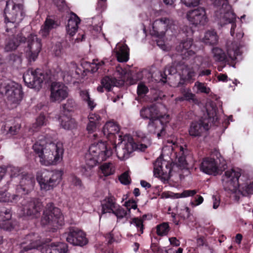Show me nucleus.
Returning <instances> with one entry per match:
<instances>
[{
	"label": "nucleus",
	"mask_w": 253,
	"mask_h": 253,
	"mask_svg": "<svg viewBox=\"0 0 253 253\" xmlns=\"http://www.w3.org/2000/svg\"><path fill=\"white\" fill-rule=\"evenodd\" d=\"M86 164L87 166L83 168V175L87 177H90L93 174L91 168L96 165V159H86Z\"/></svg>",
	"instance_id": "nucleus-41"
},
{
	"label": "nucleus",
	"mask_w": 253,
	"mask_h": 253,
	"mask_svg": "<svg viewBox=\"0 0 253 253\" xmlns=\"http://www.w3.org/2000/svg\"><path fill=\"white\" fill-rule=\"evenodd\" d=\"M159 111L155 105H151L149 107L143 108L140 112L141 117L149 121L158 118L161 115H159Z\"/></svg>",
	"instance_id": "nucleus-27"
},
{
	"label": "nucleus",
	"mask_w": 253,
	"mask_h": 253,
	"mask_svg": "<svg viewBox=\"0 0 253 253\" xmlns=\"http://www.w3.org/2000/svg\"><path fill=\"white\" fill-rule=\"evenodd\" d=\"M244 196H248L253 194V182L248 183L246 182L244 183H239V186L237 190Z\"/></svg>",
	"instance_id": "nucleus-36"
},
{
	"label": "nucleus",
	"mask_w": 253,
	"mask_h": 253,
	"mask_svg": "<svg viewBox=\"0 0 253 253\" xmlns=\"http://www.w3.org/2000/svg\"><path fill=\"white\" fill-rule=\"evenodd\" d=\"M22 5L15 4L13 1H6L4 10V22L6 31L9 32L12 28H16V22H19L23 17Z\"/></svg>",
	"instance_id": "nucleus-8"
},
{
	"label": "nucleus",
	"mask_w": 253,
	"mask_h": 253,
	"mask_svg": "<svg viewBox=\"0 0 253 253\" xmlns=\"http://www.w3.org/2000/svg\"><path fill=\"white\" fill-rule=\"evenodd\" d=\"M100 169L105 176H108L114 174L116 168L112 163H105L100 166Z\"/></svg>",
	"instance_id": "nucleus-38"
},
{
	"label": "nucleus",
	"mask_w": 253,
	"mask_h": 253,
	"mask_svg": "<svg viewBox=\"0 0 253 253\" xmlns=\"http://www.w3.org/2000/svg\"><path fill=\"white\" fill-rule=\"evenodd\" d=\"M149 92L148 87L142 82L138 84L137 87V93L140 97H143Z\"/></svg>",
	"instance_id": "nucleus-50"
},
{
	"label": "nucleus",
	"mask_w": 253,
	"mask_h": 253,
	"mask_svg": "<svg viewBox=\"0 0 253 253\" xmlns=\"http://www.w3.org/2000/svg\"><path fill=\"white\" fill-rule=\"evenodd\" d=\"M35 184V180L33 175L28 174L21 178L20 184L16 188L17 194L25 195L32 191Z\"/></svg>",
	"instance_id": "nucleus-21"
},
{
	"label": "nucleus",
	"mask_w": 253,
	"mask_h": 253,
	"mask_svg": "<svg viewBox=\"0 0 253 253\" xmlns=\"http://www.w3.org/2000/svg\"><path fill=\"white\" fill-rule=\"evenodd\" d=\"M198 77L209 76L211 74V70L206 69L204 67L200 66L198 70Z\"/></svg>",
	"instance_id": "nucleus-53"
},
{
	"label": "nucleus",
	"mask_w": 253,
	"mask_h": 253,
	"mask_svg": "<svg viewBox=\"0 0 253 253\" xmlns=\"http://www.w3.org/2000/svg\"><path fill=\"white\" fill-rule=\"evenodd\" d=\"M177 73V69L175 65V63H172L171 65H168L165 68L163 73L161 74V76L163 79L165 81H163L164 82H166L167 76L168 75H174Z\"/></svg>",
	"instance_id": "nucleus-45"
},
{
	"label": "nucleus",
	"mask_w": 253,
	"mask_h": 253,
	"mask_svg": "<svg viewBox=\"0 0 253 253\" xmlns=\"http://www.w3.org/2000/svg\"><path fill=\"white\" fill-rule=\"evenodd\" d=\"M21 252L37 249L42 253H66L67 245L64 243H43L38 234L31 233L27 235L21 243Z\"/></svg>",
	"instance_id": "nucleus-2"
},
{
	"label": "nucleus",
	"mask_w": 253,
	"mask_h": 253,
	"mask_svg": "<svg viewBox=\"0 0 253 253\" xmlns=\"http://www.w3.org/2000/svg\"><path fill=\"white\" fill-rule=\"evenodd\" d=\"M171 20L167 18H162L156 20L152 25L151 34L152 36L157 38H163L165 35L166 32L170 28Z\"/></svg>",
	"instance_id": "nucleus-20"
},
{
	"label": "nucleus",
	"mask_w": 253,
	"mask_h": 253,
	"mask_svg": "<svg viewBox=\"0 0 253 253\" xmlns=\"http://www.w3.org/2000/svg\"><path fill=\"white\" fill-rule=\"evenodd\" d=\"M47 121V120L43 113H41L37 118L36 122L34 124V126L36 125L37 126L41 127L42 126L46 125Z\"/></svg>",
	"instance_id": "nucleus-51"
},
{
	"label": "nucleus",
	"mask_w": 253,
	"mask_h": 253,
	"mask_svg": "<svg viewBox=\"0 0 253 253\" xmlns=\"http://www.w3.org/2000/svg\"><path fill=\"white\" fill-rule=\"evenodd\" d=\"M126 208V210L128 212H129V214L131 215V210H137L136 213H140V211L137 208V203L133 200H129L125 202L123 205Z\"/></svg>",
	"instance_id": "nucleus-47"
},
{
	"label": "nucleus",
	"mask_w": 253,
	"mask_h": 253,
	"mask_svg": "<svg viewBox=\"0 0 253 253\" xmlns=\"http://www.w3.org/2000/svg\"><path fill=\"white\" fill-rule=\"evenodd\" d=\"M49 90L50 100L52 102L60 103L68 96V87L60 82L51 83Z\"/></svg>",
	"instance_id": "nucleus-14"
},
{
	"label": "nucleus",
	"mask_w": 253,
	"mask_h": 253,
	"mask_svg": "<svg viewBox=\"0 0 253 253\" xmlns=\"http://www.w3.org/2000/svg\"><path fill=\"white\" fill-rule=\"evenodd\" d=\"M119 180L121 183L123 184L127 185L129 184L130 182V178L128 174V172L126 171L121 174L119 177Z\"/></svg>",
	"instance_id": "nucleus-52"
},
{
	"label": "nucleus",
	"mask_w": 253,
	"mask_h": 253,
	"mask_svg": "<svg viewBox=\"0 0 253 253\" xmlns=\"http://www.w3.org/2000/svg\"><path fill=\"white\" fill-rule=\"evenodd\" d=\"M53 1L60 11L63 10L66 6L65 0H53Z\"/></svg>",
	"instance_id": "nucleus-58"
},
{
	"label": "nucleus",
	"mask_w": 253,
	"mask_h": 253,
	"mask_svg": "<svg viewBox=\"0 0 253 253\" xmlns=\"http://www.w3.org/2000/svg\"><path fill=\"white\" fill-rule=\"evenodd\" d=\"M169 241L171 245L174 247H178L180 245V241L176 237H171L169 238Z\"/></svg>",
	"instance_id": "nucleus-64"
},
{
	"label": "nucleus",
	"mask_w": 253,
	"mask_h": 253,
	"mask_svg": "<svg viewBox=\"0 0 253 253\" xmlns=\"http://www.w3.org/2000/svg\"><path fill=\"white\" fill-rule=\"evenodd\" d=\"M241 169H231L226 170L222 176V182L225 188L232 191L236 192L239 186V183L242 180L241 176Z\"/></svg>",
	"instance_id": "nucleus-12"
},
{
	"label": "nucleus",
	"mask_w": 253,
	"mask_h": 253,
	"mask_svg": "<svg viewBox=\"0 0 253 253\" xmlns=\"http://www.w3.org/2000/svg\"><path fill=\"white\" fill-rule=\"evenodd\" d=\"M203 42L207 45H214L217 42L218 37L214 31H207L203 39Z\"/></svg>",
	"instance_id": "nucleus-35"
},
{
	"label": "nucleus",
	"mask_w": 253,
	"mask_h": 253,
	"mask_svg": "<svg viewBox=\"0 0 253 253\" xmlns=\"http://www.w3.org/2000/svg\"><path fill=\"white\" fill-rule=\"evenodd\" d=\"M221 157L219 150L216 148L211 149L210 152V156L204 158H220Z\"/></svg>",
	"instance_id": "nucleus-55"
},
{
	"label": "nucleus",
	"mask_w": 253,
	"mask_h": 253,
	"mask_svg": "<svg viewBox=\"0 0 253 253\" xmlns=\"http://www.w3.org/2000/svg\"><path fill=\"white\" fill-rule=\"evenodd\" d=\"M94 142L90 146L88 152L91 156L90 158H109L113 151L110 147H108L107 141L99 140L95 144Z\"/></svg>",
	"instance_id": "nucleus-13"
},
{
	"label": "nucleus",
	"mask_w": 253,
	"mask_h": 253,
	"mask_svg": "<svg viewBox=\"0 0 253 253\" xmlns=\"http://www.w3.org/2000/svg\"><path fill=\"white\" fill-rule=\"evenodd\" d=\"M65 235L66 241L75 246H83L88 242L85 233L75 227H70Z\"/></svg>",
	"instance_id": "nucleus-17"
},
{
	"label": "nucleus",
	"mask_w": 253,
	"mask_h": 253,
	"mask_svg": "<svg viewBox=\"0 0 253 253\" xmlns=\"http://www.w3.org/2000/svg\"><path fill=\"white\" fill-rule=\"evenodd\" d=\"M61 126L65 129L71 130L77 127V124L75 120L70 117L63 116L61 117Z\"/></svg>",
	"instance_id": "nucleus-34"
},
{
	"label": "nucleus",
	"mask_w": 253,
	"mask_h": 253,
	"mask_svg": "<svg viewBox=\"0 0 253 253\" xmlns=\"http://www.w3.org/2000/svg\"><path fill=\"white\" fill-rule=\"evenodd\" d=\"M41 222L42 225H47L50 231L55 232L63 224L64 217L59 209L49 203L43 211Z\"/></svg>",
	"instance_id": "nucleus-6"
},
{
	"label": "nucleus",
	"mask_w": 253,
	"mask_h": 253,
	"mask_svg": "<svg viewBox=\"0 0 253 253\" xmlns=\"http://www.w3.org/2000/svg\"><path fill=\"white\" fill-rule=\"evenodd\" d=\"M129 48L126 45L120 46L116 51V57L120 62H126L128 60Z\"/></svg>",
	"instance_id": "nucleus-33"
},
{
	"label": "nucleus",
	"mask_w": 253,
	"mask_h": 253,
	"mask_svg": "<svg viewBox=\"0 0 253 253\" xmlns=\"http://www.w3.org/2000/svg\"><path fill=\"white\" fill-rule=\"evenodd\" d=\"M215 117H216L215 110L212 108L210 111L207 109V114H205L198 121L193 122L191 124L189 129L190 135L193 137L201 136L203 132L210 129L211 124L215 120Z\"/></svg>",
	"instance_id": "nucleus-9"
},
{
	"label": "nucleus",
	"mask_w": 253,
	"mask_h": 253,
	"mask_svg": "<svg viewBox=\"0 0 253 253\" xmlns=\"http://www.w3.org/2000/svg\"><path fill=\"white\" fill-rule=\"evenodd\" d=\"M33 149L39 158H43L44 154H46L48 150L51 152L54 158H62L64 153L63 143L60 142L54 143L51 137L46 133L38 136Z\"/></svg>",
	"instance_id": "nucleus-3"
},
{
	"label": "nucleus",
	"mask_w": 253,
	"mask_h": 253,
	"mask_svg": "<svg viewBox=\"0 0 253 253\" xmlns=\"http://www.w3.org/2000/svg\"><path fill=\"white\" fill-rule=\"evenodd\" d=\"M81 22V19L78 16L73 12H71L70 16L68 21V24L66 26V31L68 35L71 37L75 35L77 32L79 24Z\"/></svg>",
	"instance_id": "nucleus-26"
},
{
	"label": "nucleus",
	"mask_w": 253,
	"mask_h": 253,
	"mask_svg": "<svg viewBox=\"0 0 253 253\" xmlns=\"http://www.w3.org/2000/svg\"><path fill=\"white\" fill-rule=\"evenodd\" d=\"M193 39L188 38L181 42L176 47V50L180 52L183 59H186L190 57L194 56L195 52L190 48L193 45Z\"/></svg>",
	"instance_id": "nucleus-24"
},
{
	"label": "nucleus",
	"mask_w": 253,
	"mask_h": 253,
	"mask_svg": "<svg viewBox=\"0 0 253 253\" xmlns=\"http://www.w3.org/2000/svg\"><path fill=\"white\" fill-rule=\"evenodd\" d=\"M203 201L204 199L203 197H202L200 195H197L195 197V202H196V203L195 204L194 203L192 202L191 203V204L193 205V206L195 207L201 204L203 202Z\"/></svg>",
	"instance_id": "nucleus-62"
},
{
	"label": "nucleus",
	"mask_w": 253,
	"mask_h": 253,
	"mask_svg": "<svg viewBox=\"0 0 253 253\" xmlns=\"http://www.w3.org/2000/svg\"><path fill=\"white\" fill-rule=\"evenodd\" d=\"M99 124L93 122H89L87 125L86 129L89 133L93 132L96 129Z\"/></svg>",
	"instance_id": "nucleus-59"
},
{
	"label": "nucleus",
	"mask_w": 253,
	"mask_h": 253,
	"mask_svg": "<svg viewBox=\"0 0 253 253\" xmlns=\"http://www.w3.org/2000/svg\"><path fill=\"white\" fill-rule=\"evenodd\" d=\"M50 70L45 72L40 68H30L24 74L23 78L28 87L39 90L42 86L43 81L48 82L53 79Z\"/></svg>",
	"instance_id": "nucleus-5"
},
{
	"label": "nucleus",
	"mask_w": 253,
	"mask_h": 253,
	"mask_svg": "<svg viewBox=\"0 0 253 253\" xmlns=\"http://www.w3.org/2000/svg\"><path fill=\"white\" fill-rule=\"evenodd\" d=\"M187 16L188 20L195 25H205L208 20L206 9L202 7L190 10L187 13Z\"/></svg>",
	"instance_id": "nucleus-19"
},
{
	"label": "nucleus",
	"mask_w": 253,
	"mask_h": 253,
	"mask_svg": "<svg viewBox=\"0 0 253 253\" xmlns=\"http://www.w3.org/2000/svg\"><path fill=\"white\" fill-rule=\"evenodd\" d=\"M179 148V154L180 155L178 158H186V157H190L191 151L187 148V145H180L178 147ZM175 158H178L176 156Z\"/></svg>",
	"instance_id": "nucleus-49"
},
{
	"label": "nucleus",
	"mask_w": 253,
	"mask_h": 253,
	"mask_svg": "<svg viewBox=\"0 0 253 253\" xmlns=\"http://www.w3.org/2000/svg\"><path fill=\"white\" fill-rule=\"evenodd\" d=\"M233 54L232 55L231 53L228 51L227 56L225 52L222 49L218 47H214L212 49V53L214 59L223 63L228 62L229 61L228 58L231 61H235L237 59L236 51H233Z\"/></svg>",
	"instance_id": "nucleus-25"
},
{
	"label": "nucleus",
	"mask_w": 253,
	"mask_h": 253,
	"mask_svg": "<svg viewBox=\"0 0 253 253\" xmlns=\"http://www.w3.org/2000/svg\"><path fill=\"white\" fill-rule=\"evenodd\" d=\"M59 159H40L41 164L45 166L56 165Z\"/></svg>",
	"instance_id": "nucleus-54"
},
{
	"label": "nucleus",
	"mask_w": 253,
	"mask_h": 253,
	"mask_svg": "<svg viewBox=\"0 0 253 253\" xmlns=\"http://www.w3.org/2000/svg\"><path fill=\"white\" fill-rule=\"evenodd\" d=\"M63 174V171L62 170L51 171L43 170L37 172V180L42 190L48 191L59 184Z\"/></svg>",
	"instance_id": "nucleus-7"
},
{
	"label": "nucleus",
	"mask_w": 253,
	"mask_h": 253,
	"mask_svg": "<svg viewBox=\"0 0 253 253\" xmlns=\"http://www.w3.org/2000/svg\"><path fill=\"white\" fill-rule=\"evenodd\" d=\"M185 72L186 73V75L184 77V80L189 83H193L195 80V77L196 75L193 67L185 65Z\"/></svg>",
	"instance_id": "nucleus-43"
},
{
	"label": "nucleus",
	"mask_w": 253,
	"mask_h": 253,
	"mask_svg": "<svg viewBox=\"0 0 253 253\" xmlns=\"http://www.w3.org/2000/svg\"><path fill=\"white\" fill-rule=\"evenodd\" d=\"M0 90L4 93L10 103L15 104V106L20 103L22 99L23 93L21 84L14 82L9 81L1 85Z\"/></svg>",
	"instance_id": "nucleus-10"
},
{
	"label": "nucleus",
	"mask_w": 253,
	"mask_h": 253,
	"mask_svg": "<svg viewBox=\"0 0 253 253\" xmlns=\"http://www.w3.org/2000/svg\"><path fill=\"white\" fill-rule=\"evenodd\" d=\"M113 213L117 217L118 221L123 218L127 220L131 217V215L129 214V212H128L127 210H125L119 205L115 209Z\"/></svg>",
	"instance_id": "nucleus-37"
},
{
	"label": "nucleus",
	"mask_w": 253,
	"mask_h": 253,
	"mask_svg": "<svg viewBox=\"0 0 253 253\" xmlns=\"http://www.w3.org/2000/svg\"><path fill=\"white\" fill-rule=\"evenodd\" d=\"M143 220L140 218L133 217L130 221V224L134 225L138 232H140V234L143 233L144 225L143 224Z\"/></svg>",
	"instance_id": "nucleus-48"
},
{
	"label": "nucleus",
	"mask_w": 253,
	"mask_h": 253,
	"mask_svg": "<svg viewBox=\"0 0 253 253\" xmlns=\"http://www.w3.org/2000/svg\"><path fill=\"white\" fill-rule=\"evenodd\" d=\"M58 26V25L57 21L52 19L47 18L44 22V24L41 28L40 33L42 37L46 38L49 35L51 30L56 28Z\"/></svg>",
	"instance_id": "nucleus-29"
},
{
	"label": "nucleus",
	"mask_w": 253,
	"mask_h": 253,
	"mask_svg": "<svg viewBox=\"0 0 253 253\" xmlns=\"http://www.w3.org/2000/svg\"><path fill=\"white\" fill-rule=\"evenodd\" d=\"M182 96L179 98L180 101H187L194 104H198L199 100L195 94L191 92L189 88H183L181 90Z\"/></svg>",
	"instance_id": "nucleus-32"
},
{
	"label": "nucleus",
	"mask_w": 253,
	"mask_h": 253,
	"mask_svg": "<svg viewBox=\"0 0 253 253\" xmlns=\"http://www.w3.org/2000/svg\"><path fill=\"white\" fill-rule=\"evenodd\" d=\"M101 119V117L98 114H89L88 116L89 122H93L97 124H99V121Z\"/></svg>",
	"instance_id": "nucleus-56"
},
{
	"label": "nucleus",
	"mask_w": 253,
	"mask_h": 253,
	"mask_svg": "<svg viewBox=\"0 0 253 253\" xmlns=\"http://www.w3.org/2000/svg\"><path fill=\"white\" fill-rule=\"evenodd\" d=\"M71 181L72 183L76 185L81 186L82 185V181L81 180L76 176L73 175L71 177Z\"/></svg>",
	"instance_id": "nucleus-63"
},
{
	"label": "nucleus",
	"mask_w": 253,
	"mask_h": 253,
	"mask_svg": "<svg viewBox=\"0 0 253 253\" xmlns=\"http://www.w3.org/2000/svg\"><path fill=\"white\" fill-rule=\"evenodd\" d=\"M118 204L116 203L113 197H109L106 198L104 203L102 204V210L103 213H113Z\"/></svg>",
	"instance_id": "nucleus-31"
},
{
	"label": "nucleus",
	"mask_w": 253,
	"mask_h": 253,
	"mask_svg": "<svg viewBox=\"0 0 253 253\" xmlns=\"http://www.w3.org/2000/svg\"><path fill=\"white\" fill-rule=\"evenodd\" d=\"M27 49L26 56L30 62H34L37 58L42 48L41 40L36 35H30L28 37Z\"/></svg>",
	"instance_id": "nucleus-15"
},
{
	"label": "nucleus",
	"mask_w": 253,
	"mask_h": 253,
	"mask_svg": "<svg viewBox=\"0 0 253 253\" xmlns=\"http://www.w3.org/2000/svg\"><path fill=\"white\" fill-rule=\"evenodd\" d=\"M197 193L195 190H184L181 193H175L171 192H165L163 193V197L166 198L179 199L194 196Z\"/></svg>",
	"instance_id": "nucleus-30"
},
{
	"label": "nucleus",
	"mask_w": 253,
	"mask_h": 253,
	"mask_svg": "<svg viewBox=\"0 0 253 253\" xmlns=\"http://www.w3.org/2000/svg\"><path fill=\"white\" fill-rule=\"evenodd\" d=\"M193 89L194 90L196 89L195 92L197 94L204 93L208 95L211 92V88L207 86L205 83L199 81H197L195 83Z\"/></svg>",
	"instance_id": "nucleus-39"
},
{
	"label": "nucleus",
	"mask_w": 253,
	"mask_h": 253,
	"mask_svg": "<svg viewBox=\"0 0 253 253\" xmlns=\"http://www.w3.org/2000/svg\"><path fill=\"white\" fill-rule=\"evenodd\" d=\"M120 127L114 122H108L104 126L102 132L103 135L110 141L112 144L116 145L117 137L118 144H124L122 148L123 154L122 156L117 152L118 158H127L134 151L145 152L147 148L151 145V140L146 136L142 137L139 141L135 142L133 138L129 135H122L119 133Z\"/></svg>",
	"instance_id": "nucleus-1"
},
{
	"label": "nucleus",
	"mask_w": 253,
	"mask_h": 253,
	"mask_svg": "<svg viewBox=\"0 0 253 253\" xmlns=\"http://www.w3.org/2000/svg\"><path fill=\"white\" fill-rule=\"evenodd\" d=\"M77 107V104L74 99L69 98L65 103L62 104V110L64 113L74 111Z\"/></svg>",
	"instance_id": "nucleus-42"
},
{
	"label": "nucleus",
	"mask_w": 253,
	"mask_h": 253,
	"mask_svg": "<svg viewBox=\"0 0 253 253\" xmlns=\"http://www.w3.org/2000/svg\"><path fill=\"white\" fill-rule=\"evenodd\" d=\"M212 199L213 202L212 208L214 209H217L220 203V200L219 197L217 196L213 195L212 197Z\"/></svg>",
	"instance_id": "nucleus-61"
},
{
	"label": "nucleus",
	"mask_w": 253,
	"mask_h": 253,
	"mask_svg": "<svg viewBox=\"0 0 253 253\" xmlns=\"http://www.w3.org/2000/svg\"><path fill=\"white\" fill-rule=\"evenodd\" d=\"M11 217V214L9 210L1 211L0 214V228L5 230H11L13 227L9 221Z\"/></svg>",
	"instance_id": "nucleus-28"
},
{
	"label": "nucleus",
	"mask_w": 253,
	"mask_h": 253,
	"mask_svg": "<svg viewBox=\"0 0 253 253\" xmlns=\"http://www.w3.org/2000/svg\"><path fill=\"white\" fill-rule=\"evenodd\" d=\"M156 229L157 235L160 236H163L166 235L168 233L169 230V227L168 223L163 222L158 225Z\"/></svg>",
	"instance_id": "nucleus-46"
},
{
	"label": "nucleus",
	"mask_w": 253,
	"mask_h": 253,
	"mask_svg": "<svg viewBox=\"0 0 253 253\" xmlns=\"http://www.w3.org/2000/svg\"><path fill=\"white\" fill-rule=\"evenodd\" d=\"M42 208V203L35 199L25 200L22 202L21 211L24 215L38 217L40 215V211Z\"/></svg>",
	"instance_id": "nucleus-18"
},
{
	"label": "nucleus",
	"mask_w": 253,
	"mask_h": 253,
	"mask_svg": "<svg viewBox=\"0 0 253 253\" xmlns=\"http://www.w3.org/2000/svg\"><path fill=\"white\" fill-rule=\"evenodd\" d=\"M124 82V80H118L115 78L106 76L101 79V85L97 87V90L100 93H102L105 89L107 92H110L113 87L123 85Z\"/></svg>",
	"instance_id": "nucleus-22"
},
{
	"label": "nucleus",
	"mask_w": 253,
	"mask_h": 253,
	"mask_svg": "<svg viewBox=\"0 0 253 253\" xmlns=\"http://www.w3.org/2000/svg\"><path fill=\"white\" fill-rule=\"evenodd\" d=\"M19 199V195H13L10 196L5 192L0 193V202H16Z\"/></svg>",
	"instance_id": "nucleus-44"
},
{
	"label": "nucleus",
	"mask_w": 253,
	"mask_h": 253,
	"mask_svg": "<svg viewBox=\"0 0 253 253\" xmlns=\"http://www.w3.org/2000/svg\"><path fill=\"white\" fill-rule=\"evenodd\" d=\"M169 115L161 116L158 118L149 121L147 128L150 133H157L158 137L165 133V127L169 123Z\"/></svg>",
	"instance_id": "nucleus-16"
},
{
	"label": "nucleus",
	"mask_w": 253,
	"mask_h": 253,
	"mask_svg": "<svg viewBox=\"0 0 253 253\" xmlns=\"http://www.w3.org/2000/svg\"><path fill=\"white\" fill-rule=\"evenodd\" d=\"M183 3L187 6H196L199 3L200 0H181Z\"/></svg>",
	"instance_id": "nucleus-57"
},
{
	"label": "nucleus",
	"mask_w": 253,
	"mask_h": 253,
	"mask_svg": "<svg viewBox=\"0 0 253 253\" xmlns=\"http://www.w3.org/2000/svg\"><path fill=\"white\" fill-rule=\"evenodd\" d=\"M200 168L206 174L216 175L227 168V164L225 159H203Z\"/></svg>",
	"instance_id": "nucleus-11"
},
{
	"label": "nucleus",
	"mask_w": 253,
	"mask_h": 253,
	"mask_svg": "<svg viewBox=\"0 0 253 253\" xmlns=\"http://www.w3.org/2000/svg\"><path fill=\"white\" fill-rule=\"evenodd\" d=\"M224 17L225 18H226L227 22L231 24L230 34L233 37L235 34V29L237 27L236 23V15L234 13H226L224 15Z\"/></svg>",
	"instance_id": "nucleus-40"
},
{
	"label": "nucleus",
	"mask_w": 253,
	"mask_h": 253,
	"mask_svg": "<svg viewBox=\"0 0 253 253\" xmlns=\"http://www.w3.org/2000/svg\"><path fill=\"white\" fill-rule=\"evenodd\" d=\"M26 40L27 39L21 33L9 37L5 40L4 50L5 52L14 51L20 43H25Z\"/></svg>",
	"instance_id": "nucleus-23"
},
{
	"label": "nucleus",
	"mask_w": 253,
	"mask_h": 253,
	"mask_svg": "<svg viewBox=\"0 0 253 253\" xmlns=\"http://www.w3.org/2000/svg\"><path fill=\"white\" fill-rule=\"evenodd\" d=\"M80 95L83 100L84 102H86L90 98L89 92L87 90H81Z\"/></svg>",
	"instance_id": "nucleus-60"
},
{
	"label": "nucleus",
	"mask_w": 253,
	"mask_h": 253,
	"mask_svg": "<svg viewBox=\"0 0 253 253\" xmlns=\"http://www.w3.org/2000/svg\"><path fill=\"white\" fill-rule=\"evenodd\" d=\"M172 159H156L153 163L154 174L156 177L168 180L172 170L176 168L184 169L187 167L186 159H177L178 163H174Z\"/></svg>",
	"instance_id": "nucleus-4"
}]
</instances>
